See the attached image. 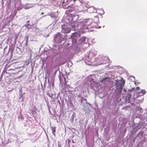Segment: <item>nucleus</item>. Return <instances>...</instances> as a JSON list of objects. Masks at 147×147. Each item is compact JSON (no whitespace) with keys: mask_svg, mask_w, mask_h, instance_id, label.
I'll list each match as a JSON object with an SVG mask.
<instances>
[{"mask_svg":"<svg viewBox=\"0 0 147 147\" xmlns=\"http://www.w3.org/2000/svg\"><path fill=\"white\" fill-rule=\"evenodd\" d=\"M84 100H86V99H85L84 98H83V97H82V98H81V103H82L83 102V101Z\"/></svg>","mask_w":147,"mask_h":147,"instance_id":"obj_10","label":"nucleus"},{"mask_svg":"<svg viewBox=\"0 0 147 147\" xmlns=\"http://www.w3.org/2000/svg\"><path fill=\"white\" fill-rule=\"evenodd\" d=\"M125 83V81L123 78H122L120 80L117 81V82L115 83V86L117 89L122 90Z\"/></svg>","mask_w":147,"mask_h":147,"instance_id":"obj_1","label":"nucleus"},{"mask_svg":"<svg viewBox=\"0 0 147 147\" xmlns=\"http://www.w3.org/2000/svg\"><path fill=\"white\" fill-rule=\"evenodd\" d=\"M69 7V6H68V7H67V8H68V7Z\"/></svg>","mask_w":147,"mask_h":147,"instance_id":"obj_17","label":"nucleus"},{"mask_svg":"<svg viewBox=\"0 0 147 147\" xmlns=\"http://www.w3.org/2000/svg\"><path fill=\"white\" fill-rule=\"evenodd\" d=\"M136 89L138 90H140V88L139 86H137L136 88Z\"/></svg>","mask_w":147,"mask_h":147,"instance_id":"obj_12","label":"nucleus"},{"mask_svg":"<svg viewBox=\"0 0 147 147\" xmlns=\"http://www.w3.org/2000/svg\"><path fill=\"white\" fill-rule=\"evenodd\" d=\"M11 91V90H9V91H8V92H10V91Z\"/></svg>","mask_w":147,"mask_h":147,"instance_id":"obj_16","label":"nucleus"},{"mask_svg":"<svg viewBox=\"0 0 147 147\" xmlns=\"http://www.w3.org/2000/svg\"><path fill=\"white\" fill-rule=\"evenodd\" d=\"M107 59V58L106 57H104L103 58L102 60L104 61L103 62H102L101 64H106L107 63L106 61V59Z\"/></svg>","mask_w":147,"mask_h":147,"instance_id":"obj_6","label":"nucleus"},{"mask_svg":"<svg viewBox=\"0 0 147 147\" xmlns=\"http://www.w3.org/2000/svg\"><path fill=\"white\" fill-rule=\"evenodd\" d=\"M77 16V18H78V16Z\"/></svg>","mask_w":147,"mask_h":147,"instance_id":"obj_18","label":"nucleus"},{"mask_svg":"<svg viewBox=\"0 0 147 147\" xmlns=\"http://www.w3.org/2000/svg\"><path fill=\"white\" fill-rule=\"evenodd\" d=\"M26 45H27V44H28V37L26 36Z\"/></svg>","mask_w":147,"mask_h":147,"instance_id":"obj_9","label":"nucleus"},{"mask_svg":"<svg viewBox=\"0 0 147 147\" xmlns=\"http://www.w3.org/2000/svg\"><path fill=\"white\" fill-rule=\"evenodd\" d=\"M71 29L69 28L65 27L63 28L61 31V32L65 34L68 33L70 32Z\"/></svg>","mask_w":147,"mask_h":147,"instance_id":"obj_3","label":"nucleus"},{"mask_svg":"<svg viewBox=\"0 0 147 147\" xmlns=\"http://www.w3.org/2000/svg\"><path fill=\"white\" fill-rule=\"evenodd\" d=\"M60 35V33H58L57 34H56V35Z\"/></svg>","mask_w":147,"mask_h":147,"instance_id":"obj_13","label":"nucleus"},{"mask_svg":"<svg viewBox=\"0 0 147 147\" xmlns=\"http://www.w3.org/2000/svg\"><path fill=\"white\" fill-rule=\"evenodd\" d=\"M107 79L109 80V78L108 77H105L104 78H103L102 80L101 81H100V82L105 84L106 83L107 81Z\"/></svg>","mask_w":147,"mask_h":147,"instance_id":"obj_5","label":"nucleus"},{"mask_svg":"<svg viewBox=\"0 0 147 147\" xmlns=\"http://www.w3.org/2000/svg\"><path fill=\"white\" fill-rule=\"evenodd\" d=\"M87 11L89 13H92L96 12V10L93 7H91L88 8L87 9Z\"/></svg>","mask_w":147,"mask_h":147,"instance_id":"obj_2","label":"nucleus"},{"mask_svg":"<svg viewBox=\"0 0 147 147\" xmlns=\"http://www.w3.org/2000/svg\"><path fill=\"white\" fill-rule=\"evenodd\" d=\"M56 127H51V129L52 131V133L55 136H56L55 133L56 132Z\"/></svg>","mask_w":147,"mask_h":147,"instance_id":"obj_4","label":"nucleus"},{"mask_svg":"<svg viewBox=\"0 0 147 147\" xmlns=\"http://www.w3.org/2000/svg\"><path fill=\"white\" fill-rule=\"evenodd\" d=\"M140 92L142 93L143 95L146 92V91L144 90H141Z\"/></svg>","mask_w":147,"mask_h":147,"instance_id":"obj_7","label":"nucleus"},{"mask_svg":"<svg viewBox=\"0 0 147 147\" xmlns=\"http://www.w3.org/2000/svg\"><path fill=\"white\" fill-rule=\"evenodd\" d=\"M124 91L125 92H126V90L125 89H124Z\"/></svg>","mask_w":147,"mask_h":147,"instance_id":"obj_14","label":"nucleus"},{"mask_svg":"<svg viewBox=\"0 0 147 147\" xmlns=\"http://www.w3.org/2000/svg\"><path fill=\"white\" fill-rule=\"evenodd\" d=\"M76 0H73L74 2H75Z\"/></svg>","mask_w":147,"mask_h":147,"instance_id":"obj_15","label":"nucleus"},{"mask_svg":"<svg viewBox=\"0 0 147 147\" xmlns=\"http://www.w3.org/2000/svg\"><path fill=\"white\" fill-rule=\"evenodd\" d=\"M86 40V38L85 37H82L80 39V40L82 42H84Z\"/></svg>","mask_w":147,"mask_h":147,"instance_id":"obj_8","label":"nucleus"},{"mask_svg":"<svg viewBox=\"0 0 147 147\" xmlns=\"http://www.w3.org/2000/svg\"><path fill=\"white\" fill-rule=\"evenodd\" d=\"M96 19V20H98V17L97 16H95L94 17V20Z\"/></svg>","mask_w":147,"mask_h":147,"instance_id":"obj_11","label":"nucleus"}]
</instances>
